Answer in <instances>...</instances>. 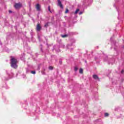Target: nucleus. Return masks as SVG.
Segmentation results:
<instances>
[{
    "label": "nucleus",
    "mask_w": 124,
    "mask_h": 124,
    "mask_svg": "<svg viewBox=\"0 0 124 124\" xmlns=\"http://www.w3.org/2000/svg\"><path fill=\"white\" fill-rule=\"evenodd\" d=\"M18 63V61L17 59L13 56H11V66L13 67V68H15L16 69L18 67V65L17 63Z\"/></svg>",
    "instance_id": "nucleus-1"
},
{
    "label": "nucleus",
    "mask_w": 124,
    "mask_h": 124,
    "mask_svg": "<svg viewBox=\"0 0 124 124\" xmlns=\"http://www.w3.org/2000/svg\"><path fill=\"white\" fill-rule=\"evenodd\" d=\"M14 7L16 9H19L22 7V4L20 3H16L14 5Z\"/></svg>",
    "instance_id": "nucleus-2"
},
{
    "label": "nucleus",
    "mask_w": 124,
    "mask_h": 124,
    "mask_svg": "<svg viewBox=\"0 0 124 124\" xmlns=\"http://www.w3.org/2000/svg\"><path fill=\"white\" fill-rule=\"evenodd\" d=\"M36 30L38 31H40V30H41V26H40V25L39 24V23H38L37 24Z\"/></svg>",
    "instance_id": "nucleus-3"
},
{
    "label": "nucleus",
    "mask_w": 124,
    "mask_h": 124,
    "mask_svg": "<svg viewBox=\"0 0 124 124\" xmlns=\"http://www.w3.org/2000/svg\"><path fill=\"white\" fill-rule=\"evenodd\" d=\"M58 5L61 7V8H63V6H62V2L61 0H58Z\"/></svg>",
    "instance_id": "nucleus-4"
},
{
    "label": "nucleus",
    "mask_w": 124,
    "mask_h": 124,
    "mask_svg": "<svg viewBox=\"0 0 124 124\" xmlns=\"http://www.w3.org/2000/svg\"><path fill=\"white\" fill-rule=\"evenodd\" d=\"M93 79H95V80H96V79H97L98 81H100V79L99 78H98V76H97V75H93Z\"/></svg>",
    "instance_id": "nucleus-5"
},
{
    "label": "nucleus",
    "mask_w": 124,
    "mask_h": 124,
    "mask_svg": "<svg viewBox=\"0 0 124 124\" xmlns=\"http://www.w3.org/2000/svg\"><path fill=\"white\" fill-rule=\"evenodd\" d=\"M36 9L37 11H40V5H39V4L36 5Z\"/></svg>",
    "instance_id": "nucleus-6"
},
{
    "label": "nucleus",
    "mask_w": 124,
    "mask_h": 124,
    "mask_svg": "<svg viewBox=\"0 0 124 124\" xmlns=\"http://www.w3.org/2000/svg\"><path fill=\"white\" fill-rule=\"evenodd\" d=\"M79 73H80V74H83V69H79Z\"/></svg>",
    "instance_id": "nucleus-7"
},
{
    "label": "nucleus",
    "mask_w": 124,
    "mask_h": 124,
    "mask_svg": "<svg viewBox=\"0 0 124 124\" xmlns=\"http://www.w3.org/2000/svg\"><path fill=\"white\" fill-rule=\"evenodd\" d=\"M69 11V10H68V9L66 8V10L65 11V14H67V13H68Z\"/></svg>",
    "instance_id": "nucleus-8"
},
{
    "label": "nucleus",
    "mask_w": 124,
    "mask_h": 124,
    "mask_svg": "<svg viewBox=\"0 0 124 124\" xmlns=\"http://www.w3.org/2000/svg\"><path fill=\"white\" fill-rule=\"evenodd\" d=\"M80 11V10L79 9H77L75 12V14H77V13H78V11Z\"/></svg>",
    "instance_id": "nucleus-9"
},
{
    "label": "nucleus",
    "mask_w": 124,
    "mask_h": 124,
    "mask_svg": "<svg viewBox=\"0 0 124 124\" xmlns=\"http://www.w3.org/2000/svg\"><path fill=\"white\" fill-rule=\"evenodd\" d=\"M48 11L50 12V13H52V11H51V7L50 6H48Z\"/></svg>",
    "instance_id": "nucleus-10"
},
{
    "label": "nucleus",
    "mask_w": 124,
    "mask_h": 124,
    "mask_svg": "<svg viewBox=\"0 0 124 124\" xmlns=\"http://www.w3.org/2000/svg\"><path fill=\"white\" fill-rule=\"evenodd\" d=\"M48 26H49V23H46L45 25V28H47L48 27Z\"/></svg>",
    "instance_id": "nucleus-11"
},
{
    "label": "nucleus",
    "mask_w": 124,
    "mask_h": 124,
    "mask_svg": "<svg viewBox=\"0 0 124 124\" xmlns=\"http://www.w3.org/2000/svg\"><path fill=\"white\" fill-rule=\"evenodd\" d=\"M62 37L63 38H64L65 37H67V35H62Z\"/></svg>",
    "instance_id": "nucleus-12"
},
{
    "label": "nucleus",
    "mask_w": 124,
    "mask_h": 124,
    "mask_svg": "<svg viewBox=\"0 0 124 124\" xmlns=\"http://www.w3.org/2000/svg\"><path fill=\"white\" fill-rule=\"evenodd\" d=\"M53 68H54L53 67V66H50L49 67V69L50 70H53Z\"/></svg>",
    "instance_id": "nucleus-13"
},
{
    "label": "nucleus",
    "mask_w": 124,
    "mask_h": 124,
    "mask_svg": "<svg viewBox=\"0 0 124 124\" xmlns=\"http://www.w3.org/2000/svg\"><path fill=\"white\" fill-rule=\"evenodd\" d=\"M109 116V114L108 113H106L105 114V117H108Z\"/></svg>",
    "instance_id": "nucleus-14"
},
{
    "label": "nucleus",
    "mask_w": 124,
    "mask_h": 124,
    "mask_svg": "<svg viewBox=\"0 0 124 124\" xmlns=\"http://www.w3.org/2000/svg\"><path fill=\"white\" fill-rule=\"evenodd\" d=\"M78 70V68L77 67H75V71H77Z\"/></svg>",
    "instance_id": "nucleus-15"
},
{
    "label": "nucleus",
    "mask_w": 124,
    "mask_h": 124,
    "mask_svg": "<svg viewBox=\"0 0 124 124\" xmlns=\"http://www.w3.org/2000/svg\"><path fill=\"white\" fill-rule=\"evenodd\" d=\"M31 73H32V74H35V71H31Z\"/></svg>",
    "instance_id": "nucleus-16"
},
{
    "label": "nucleus",
    "mask_w": 124,
    "mask_h": 124,
    "mask_svg": "<svg viewBox=\"0 0 124 124\" xmlns=\"http://www.w3.org/2000/svg\"><path fill=\"white\" fill-rule=\"evenodd\" d=\"M82 14H83V12H80L79 13V15H82Z\"/></svg>",
    "instance_id": "nucleus-17"
},
{
    "label": "nucleus",
    "mask_w": 124,
    "mask_h": 124,
    "mask_svg": "<svg viewBox=\"0 0 124 124\" xmlns=\"http://www.w3.org/2000/svg\"><path fill=\"white\" fill-rule=\"evenodd\" d=\"M124 70H122L121 71V73H124Z\"/></svg>",
    "instance_id": "nucleus-18"
},
{
    "label": "nucleus",
    "mask_w": 124,
    "mask_h": 124,
    "mask_svg": "<svg viewBox=\"0 0 124 124\" xmlns=\"http://www.w3.org/2000/svg\"><path fill=\"white\" fill-rule=\"evenodd\" d=\"M9 13H11V11H9Z\"/></svg>",
    "instance_id": "nucleus-19"
}]
</instances>
